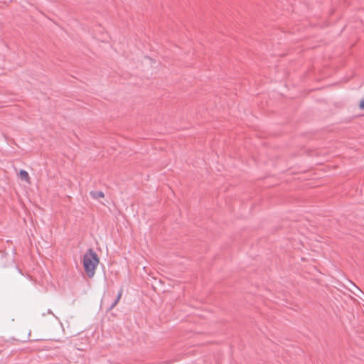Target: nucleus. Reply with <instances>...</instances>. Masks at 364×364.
Returning a JSON list of instances; mask_svg holds the SVG:
<instances>
[{"instance_id":"nucleus-1","label":"nucleus","mask_w":364,"mask_h":364,"mask_svg":"<svg viewBox=\"0 0 364 364\" xmlns=\"http://www.w3.org/2000/svg\"><path fill=\"white\" fill-rule=\"evenodd\" d=\"M98 263L99 257L97 253L90 248L84 255L82 259L83 268L89 278L94 277Z\"/></svg>"},{"instance_id":"nucleus-3","label":"nucleus","mask_w":364,"mask_h":364,"mask_svg":"<svg viewBox=\"0 0 364 364\" xmlns=\"http://www.w3.org/2000/svg\"><path fill=\"white\" fill-rule=\"evenodd\" d=\"M90 194L94 199H99L105 196L104 193L101 191H90Z\"/></svg>"},{"instance_id":"nucleus-4","label":"nucleus","mask_w":364,"mask_h":364,"mask_svg":"<svg viewBox=\"0 0 364 364\" xmlns=\"http://www.w3.org/2000/svg\"><path fill=\"white\" fill-rule=\"evenodd\" d=\"M122 289H120V291H119V293L117 296V298L114 299V301L111 304L110 306L109 307V310L112 309L117 304V303L119 302V301L122 296Z\"/></svg>"},{"instance_id":"nucleus-5","label":"nucleus","mask_w":364,"mask_h":364,"mask_svg":"<svg viewBox=\"0 0 364 364\" xmlns=\"http://www.w3.org/2000/svg\"><path fill=\"white\" fill-rule=\"evenodd\" d=\"M359 107L364 110V99L360 102Z\"/></svg>"},{"instance_id":"nucleus-2","label":"nucleus","mask_w":364,"mask_h":364,"mask_svg":"<svg viewBox=\"0 0 364 364\" xmlns=\"http://www.w3.org/2000/svg\"><path fill=\"white\" fill-rule=\"evenodd\" d=\"M18 176L21 180L25 181L27 183H30V176L26 171L21 169L19 171Z\"/></svg>"},{"instance_id":"nucleus-6","label":"nucleus","mask_w":364,"mask_h":364,"mask_svg":"<svg viewBox=\"0 0 364 364\" xmlns=\"http://www.w3.org/2000/svg\"><path fill=\"white\" fill-rule=\"evenodd\" d=\"M48 314H52L57 319H58V318L57 316H55V314H53L52 311L50 309H48Z\"/></svg>"},{"instance_id":"nucleus-7","label":"nucleus","mask_w":364,"mask_h":364,"mask_svg":"<svg viewBox=\"0 0 364 364\" xmlns=\"http://www.w3.org/2000/svg\"><path fill=\"white\" fill-rule=\"evenodd\" d=\"M46 315V312H44V313L42 314L43 316H45Z\"/></svg>"}]
</instances>
